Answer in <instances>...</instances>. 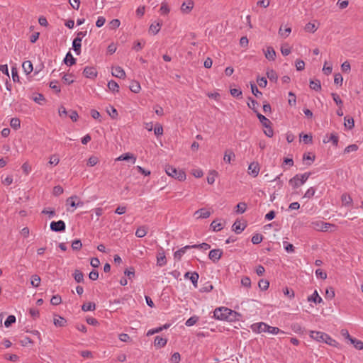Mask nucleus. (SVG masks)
<instances>
[{
	"label": "nucleus",
	"instance_id": "5701e85b",
	"mask_svg": "<svg viewBox=\"0 0 363 363\" xmlns=\"http://www.w3.org/2000/svg\"><path fill=\"white\" fill-rule=\"evenodd\" d=\"M82 41L78 39H74L72 42V49L77 55H79L81 52Z\"/></svg>",
	"mask_w": 363,
	"mask_h": 363
},
{
	"label": "nucleus",
	"instance_id": "864d4df0",
	"mask_svg": "<svg viewBox=\"0 0 363 363\" xmlns=\"http://www.w3.org/2000/svg\"><path fill=\"white\" fill-rule=\"evenodd\" d=\"M72 78H73V75L72 74H65L62 77V81L65 84H71L74 82V80Z\"/></svg>",
	"mask_w": 363,
	"mask_h": 363
},
{
	"label": "nucleus",
	"instance_id": "bf43d9fd",
	"mask_svg": "<svg viewBox=\"0 0 363 363\" xmlns=\"http://www.w3.org/2000/svg\"><path fill=\"white\" fill-rule=\"evenodd\" d=\"M62 301L61 296L60 295H55L52 297L50 300V303L52 305L57 306L59 305Z\"/></svg>",
	"mask_w": 363,
	"mask_h": 363
},
{
	"label": "nucleus",
	"instance_id": "b1692460",
	"mask_svg": "<svg viewBox=\"0 0 363 363\" xmlns=\"http://www.w3.org/2000/svg\"><path fill=\"white\" fill-rule=\"evenodd\" d=\"M147 233V228L145 225L139 227L135 231V235L140 238L145 237Z\"/></svg>",
	"mask_w": 363,
	"mask_h": 363
},
{
	"label": "nucleus",
	"instance_id": "f8f14e48",
	"mask_svg": "<svg viewBox=\"0 0 363 363\" xmlns=\"http://www.w3.org/2000/svg\"><path fill=\"white\" fill-rule=\"evenodd\" d=\"M83 74L86 78L94 79L97 76V72L94 67H86L84 69Z\"/></svg>",
	"mask_w": 363,
	"mask_h": 363
},
{
	"label": "nucleus",
	"instance_id": "a878e982",
	"mask_svg": "<svg viewBox=\"0 0 363 363\" xmlns=\"http://www.w3.org/2000/svg\"><path fill=\"white\" fill-rule=\"evenodd\" d=\"M161 26L162 23H160V22L153 23L150 25L149 30L150 33L155 35L160 31Z\"/></svg>",
	"mask_w": 363,
	"mask_h": 363
},
{
	"label": "nucleus",
	"instance_id": "ea45409f",
	"mask_svg": "<svg viewBox=\"0 0 363 363\" xmlns=\"http://www.w3.org/2000/svg\"><path fill=\"white\" fill-rule=\"evenodd\" d=\"M16 320L15 315H10L7 317L6 320L4 322V325L6 328L10 327L13 323H14Z\"/></svg>",
	"mask_w": 363,
	"mask_h": 363
},
{
	"label": "nucleus",
	"instance_id": "72a5a7b5",
	"mask_svg": "<svg viewBox=\"0 0 363 363\" xmlns=\"http://www.w3.org/2000/svg\"><path fill=\"white\" fill-rule=\"evenodd\" d=\"M96 308V306L94 303L88 302L86 303H84L82 306V310L83 311H94Z\"/></svg>",
	"mask_w": 363,
	"mask_h": 363
},
{
	"label": "nucleus",
	"instance_id": "58836bf2",
	"mask_svg": "<svg viewBox=\"0 0 363 363\" xmlns=\"http://www.w3.org/2000/svg\"><path fill=\"white\" fill-rule=\"evenodd\" d=\"M315 191H316V188L310 187L306 191L305 194L303 195V198H306L308 199H311L315 195Z\"/></svg>",
	"mask_w": 363,
	"mask_h": 363
},
{
	"label": "nucleus",
	"instance_id": "bb28decb",
	"mask_svg": "<svg viewBox=\"0 0 363 363\" xmlns=\"http://www.w3.org/2000/svg\"><path fill=\"white\" fill-rule=\"evenodd\" d=\"M107 86H108V88L109 89V90L113 93L119 91V86H118V83L116 82H115L114 80H110L108 82Z\"/></svg>",
	"mask_w": 363,
	"mask_h": 363
},
{
	"label": "nucleus",
	"instance_id": "f704fd0d",
	"mask_svg": "<svg viewBox=\"0 0 363 363\" xmlns=\"http://www.w3.org/2000/svg\"><path fill=\"white\" fill-rule=\"evenodd\" d=\"M342 203L344 206H349L352 203V199L350 195L344 194L341 196Z\"/></svg>",
	"mask_w": 363,
	"mask_h": 363
},
{
	"label": "nucleus",
	"instance_id": "774afa93",
	"mask_svg": "<svg viewBox=\"0 0 363 363\" xmlns=\"http://www.w3.org/2000/svg\"><path fill=\"white\" fill-rule=\"evenodd\" d=\"M281 54L287 56L291 53V48L287 45H284L281 48Z\"/></svg>",
	"mask_w": 363,
	"mask_h": 363
},
{
	"label": "nucleus",
	"instance_id": "e2e57ef3",
	"mask_svg": "<svg viewBox=\"0 0 363 363\" xmlns=\"http://www.w3.org/2000/svg\"><path fill=\"white\" fill-rule=\"evenodd\" d=\"M284 248L287 252H294V246L289 243L287 242H283Z\"/></svg>",
	"mask_w": 363,
	"mask_h": 363
},
{
	"label": "nucleus",
	"instance_id": "8fccbe9b",
	"mask_svg": "<svg viewBox=\"0 0 363 363\" xmlns=\"http://www.w3.org/2000/svg\"><path fill=\"white\" fill-rule=\"evenodd\" d=\"M258 286L261 290H267L269 288V282L266 279H261L258 283Z\"/></svg>",
	"mask_w": 363,
	"mask_h": 363
},
{
	"label": "nucleus",
	"instance_id": "9d476101",
	"mask_svg": "<svg viewBox=\"0 0 363 363\" xmlns=\"http://www.w3.org/2000/svg\"><path fill=\"white\" fill-rule=\"evenodd\" d=\"M66 202L73 208L81 207L84 205V203L79 201L78 196L76 195L69 197Z\"/></svg>",
	"mask_w": 363,
	"mask_h": 363
},
{
	"label": "nucleus",
	"instance_id": "412c9836",
	"mask_svg": "<svg viewBox=\"0 0 363 363\" xmlns=\"http://www.w3.org/2000/svg\"><path fill=\"white\" fill-rule=\"evenodd\" d=\"M167 340L160 336H156L155 338L154 344L157 347H162L167 344Z\"/></svg>",
	"mask_w": 363,
	"mask_h": 363
},
{
	"label": "nucleus",
	"instance_id": "a211bd4d",
	"mask_svg": "<svg viewBox=\"0 0 363 363\" xmlns=\"http://www.w3.org/2000/svg\"><path fill=\"white\" fill-rule=\"evenodd\" d=\"M22 68L26 74H29L33 71V64L30 61H25L23 62Z\"/></svg>",
	"mask_w": 363,
	"mask_h": 363
},
{
	"label": "nucleus",
	"instance_id": "6e6d98bb",
	"mask_svg": "<svg viewBox=\"0 0 363 363\" xmlns=\"http://www.w3.org/2000/svg\"><path fill=\"white\" fill-rule=\"evenodd\" d=\"M191 246V248H199V249H201L203 250H207L210 249V247H211V245L206 242H203L199 245H193Z\"/></svg>",
	"mask_w": 363,
	"mask_h": 363
},
{
	"label": "nucleus",
	"instance_id": "c85d7f7f",
	"mask_svg": "<svg viewBox=\"0 0 363 363\" xmlns=\"http://www.w3.org/2000/svg\"><path fill=\"white\" fill-rule=\"evenodd\" d=\"M210 226H211V228L214 232H218V231L221 230L224 227V225L221 223H218L217 220H213L211 223Z\"/></svg>",
	"mask_w": 363,
	"mask_h": 363
},
{
	"label": "nucleus",
	"instance_id": "423d86ee",
	"mask_svg": "<svg viewBox=\"0 0 363 363\" xmlns=\"http://www.w3.org/2000/svg\"><path fill=\"white\" fill-rule=\"evenodd\" d=\"M269 325L264 323H255L251 325L250 328L255 333H267Z\"/></svg>",
	"mask_w": 363,
	"mask_h": 363
},
{
	"label": "nucleus",
	"instance_id": "5fc2aeb1",
	"mask_svg": "<svg viewBox=\"0 0 363 363\" xmlns=\"http://www.w3.org/2000/svg\"><path fill=\"white\" fill-rule=\"evenodd\" d=\"M250 86H251V91H252V94L256 97H259V96H262V92L259 91V89L255 84L251 83Z\"/></svg>",
	"mask_w": 363,
	"mask_h": 363
},
{
	"label": "nucleus",
	"instance_id": "a18cd8bd",
	"mask_svg": "<svg viewBox=\"0 0 363 363\" xmlns=\"http://www.w3.org/2000/svg\"><path fill=\"white\" fill-rule=\"evenodd\" d=\"M199 277V274L195 272H192L189 277V279L191 280V281L192 282V284L195 288L197 287Z\"/></svg>",
	"mask_w": 363,
	"mask_h": 363
},
{
	"label": "nucleus",
	"instance_id": "473e14b6",
	"mask_svg": "<svg viewBox=\"0 0 363 363\" xmlns=\"http://www.w3.org/2000/svg\"><path fill=\"white\" fill-rule=\"evenodd\" d=\"M74 278L77 283H81L84 281V274L81 271L76 269L74 272Z\"/></svg>",
	"mask_w": 363,
	"mask_h": 363
},
{
	"label": "nucleus",
	"instance_id": "2eb2a0df",
	"mask_svg": "<svg viewBox=\"0 0 363 363\" xmlns=\"http://www.w3.org/2000/svg\"><path fill=\"white\" fill-rule=\"evenodd\" d=\"M191 248V245H186L182 247L181 249L177 250L174 254V259L180 260L183 255L186 253V250Z\"/></svg>",
	"mask_w": 363,
	"mask_h": 363
},
{
	"label": "nucleus",
	"instance_id": "7ed1b4c3",
	"mask_svg": "<svg viewBox=\"0 0 363 363\" xmlns=\"http://www.w3.org/2000/svg\"><path fill=\"white\" fill-rule=\"evenodd\" d=\"M311 172H305L303 174H297L289 179V184L294 189H296L303 185L310 177Z\"/></svg>",
	"mask_w": 363,
	"mask_h": 363
},
{
	"label": "nucleus",
	"instance_id": "6ab92c4d",
	"mask_svg": "<svg viewBox=\"0 0 363 363\" xmlns=\"http://www.w3.org/2000/svg\"><path fill=\"white\" fill-rule=\"evenodd\" d=\"M308 301L320 303L323 301L322 298L318 295L317 291H315L313 294L308 297Z\"/></svg>",
	"mask_w": 363,
	"mask_h": 363
},
{
	"label": "nucleus",
	"instance_id": "0e129e2a",
	"mask_svg": "<svg viewBox=\"0 0 363 363\" xmlns=\"http://www.w3.org/2000/svg\"><path fill=\"white\" fill-rule=\"evenodd\" d=\"M121 25V22L118 19H113L110 21L109 26L111 29H116Z\"/></svg>",
	"mask_w": 363,
	"mask_h": 363
},
{
	"label": "nucleus",
	"instance_id": "4d7b16f0",
	"mask_svg": "<svg viewBox=\"0 0 363 363\" xmlns=\"http://www.w3.org/2000/svg\"><path fill=\"white\" fill-rule=\"evenodd\" d=\"M99 162V159L96 156H91L87 161V165L89 167H94Z\"/></svg>",
	"mask_w": 363,
	"mask_h": 363
},
{
	"label": "nucleus",
	"instance_id": "69168bd1",
	"mask_svg": "<svg viewBox=\"0 0 363 363\" xmlns=\"http://www.w3.org/2000/svg\"><path fill=\"white\" fill-rule=\"evenodd\" d=\"M65 322H66L65 320L62 317H59L58 318L54 319V324L55 326H57V327L63 326L65 325Z\"/></svg>",
	"mask_w": 363,
	"mask_h": 363
},
{
	"label": "nucleus",
	"instance_id": "f3484780",
	"mask_svg": "<svg viewBox=\"0 0 363 363\" xmlns=\"http://www.w3.org/2000/svg\"><path fill=\"white\" fill-rule=\"evenodd\" d=\"M265 57L269 60H274L276 57V52L272 47H267L264 51Z\"/></svg>",
	"mask_w": 363,
	"mask_h": 363
},
{
	"label": "nucleus",
	"instance_id": "1a4fd4ad",
	"mask_svg": "<svg viewBox=\"0 0 363 363\" xmlns=\"http://www.w3.org/2000/svg\"><path fill=\"white\" fill-rule=\"evenodd\" d=\"M259 165L257 162H251L248 166V174L252 177H256L259 172Z\"/></svg>",
	"mask_w": 363,
	"mask_h": 363
},
{
	"label": "nucleus",
	"instance_id": "603ef678",
	"mask_svg": "<svg viewBox=\"0 0 363 363\" xmlns=\"http://www.w3.org/2000/svg\"><path fill=\"white\" fill-rule=\"evenodd\" d=\"M331 96L333 97V101L338 106H342L343 102L337 94L332 93Z\"/></svg>",
	"mask_w": 363,
	"mask_h": 363
},
{
	"label": "nucleus",
	"instance_id": "4be33fe9",
	"mask_svg": "<svg viewBox=\"0 0 363 363\" xmlns=\"http://www.w3.org/2000/svg\"><path fill=\"white\" fill-rule=\"evenodd\" d=\"M329 142H332L335 146L337 145L338 137L337 136V135L335 133H331L329 138L326 137L323 139L324 143H328Z\"/></svg>",
	"mask_w": 363,
	"mask_h": 363
},
{
	"label": "nucleus",
	"instance_id": "4468645a",
	"mask_svg": "<svg viewBox=\"0 0 363 363\" xmlns=\"http://www.w3.org/2000/svg\"><path fill=\"white\" fill-rule=\"evenodd\" d=\"M194 2L191 0L184 2L181 6V11L184 13H189L194 8Z\"/></svg>",
	"mask_w": 363,
	"mask_h": 363
},
{
	"label": "nucleus",
	"instance_id": "ddd939ff",
	"mask_svg": "<svg viewBox=\"0 0 363 363\" xmlns=\"http://www.w3.org/2000/svg\"><path fill=\"white\" fill-rule=\"evenodd\" d=\"M194 216L196 219L207 218L211 216V212L207 209L202 208L195 211Z\"/></svg>",
	"mask_w": 363,
	"mask_h": 363
},
{
	"label": "nucleus",
	"instance_id": "680f3d73",
	"mask_svg": "<svg viewBox=\"0 0 363 363\" xmlns=\"http://www.w3.org/2000/svg\"><path fill=\"white\" fill-rule=\"evenodd\" d=\"M155 135L160 136L163 134V128L160 123H157L154 128Z\"/></svg>",
	"mask_w": 363,
	"mask_h": 363
},
{
	"label": "nucleus",
	"instance_id": "2f4dec72",
	"mask_svg": "<svg viewBox=\"0 0 363 363\" xmlns=\"http://www.w3.org/2000/svg\"><path fill=\"white\" fill-rule=\"evenodd\" d=\"M344 121H345V128H348L349 130H351L354 128V121L353 118L345 117Z\"/></svg>",
	"mask_w": 363,
	"mask_h": 363
},
{
	"label": "nucleus",
	"instance_id": "f257e3e1",
	"mask_svg": "<svg viewBox=\"0 0 363 363\" xmlns=\"http://www.w3.org/2000/svg\"><path fill=\"white\" fill-rule=\"evenodd\" d=\"M238 313L226 307H219L214 310L213 317L220 320L232 321L236 318Z\"/></svg>",
	"mask_w": 363,
	"mask_h": 363
},
{
	"label": "nucleus",
	"instance_id": "aec40b11",
	"mask_svg": "<svg viewBox=\"0 0 363 363\" xmlns=\"http://www.w3.org/2000/svg\"><path fill=\"white\" fill-rule=\"evenodd\" d=\"M245 228V225H242V223L238 220H236L232 226L233 230L237 234H240L242 231H243Z\"/></svg>",
	"mask_w": 363,
	"mask_h": 363
},
{
	"label": "nucleus",
	"instance_id": "de8ad7c7",
	"mask_svg": "<svg viewBox=\"0 0 363 363\" xmlns=\"http://www.w3.org/2000/svg\"><path fill=\"white\" fill-rule=\"evenodd\" d=\"M310 88L311 89L319 91L321 89L320 82L318 80L316 81H311L310 82Z\"/></svg>",
	"mask_w": 363,
	"mask_h": 363
},
{
	"label": "nucleus",
	"instance_id": "37998d69",
	"mask_svg": "<svg viewBox=\"0 0 363 363\" xmlns=\"http://www.w3.org/2000/svg\"><path fill=\"white\" fill-rule=\"evenodd\" d=\"M199 320V317L196 315H194L190 317L185 323V325L188 327L193 326L195 325Z\"/></svg>",
	"mask_w": 363,
	"mask_h": 363
},
{
	"label": "nucleus",
	"instance_id": "dca6fc26",
	"mask_svg": "<svg viewBox=\"0 0 363 363\" xmlns=\"http://www.w3.org/2000/svg\"><path fill=\"white\" fill-rule=\"evenodd\" d=\"M132 160V164H135L136 161V157L131 153H125L123 154L118 157L116 158V161H123V160Z\"/></svg>",
	"mask_w": 363,
	"mask_h": 363
},
{
	"label": "nucleus",
	"instance_id": "393cba45",
	"mask_svg": "<svg viewBox=\"0 0 363 363\" xmlns=\"http://www.w3.org/2000/svg\"><path fill=\"white\" fill-rule=\"evenodd\" d=\"M65 63L67 66H72L76 63V59L72 56V55L69 52L64 59Z\"/></svg>",
	"mask_w": 363,
	"mask_h": 363
},
{
	"label": "nucleus",
	"instance_id": "09e8293b",
	"mask_svg": "<svg viewBox=\"0 0 363 363\" xmlns=\"http://www.w3.org/2000/svg\"><path fill=\"white\" fill-rule=\"evenodd\" d=\"M263 240V237L261 234L257 233L252 237V242L255 245L260 243Z\"/></svg>",
	"mask_w": 363,
	"mask_h": 363
},
{
	"label": "nucleus",
	"instance_id": "49530a36",
	"mask_svg": "<svg viewBox=\"0 0 363 363\" xmlns=\"http://www.w3.org/2000/svg\"><path fill=\"white\" fill-rule=\"evenodd\" d=\"M267 333L269 334H272V335H277L279 333H282V334L284 333V332L283 330H281L279 328L273 327V326H270V325H269Z\"/></svg>",
	"mask_w": 363,
	"mask_h": 363
},
{
	"label": "nucleus",
	"instance_id": "e433bc0d",
	"mask_svg": "<svg viewBox=\"0 0 363 363\" xmlns=\"http://www.w3.org/2000/svg\"><path fill=\"white\" fill-rule=\"evenodd\" d=\"M40 277L37 274H34L31 277L30 284L33 287L36 288L40 285Z\"/></svg>",
	"mask_w": 363,
	"mask_h": 363
},
{
	"label": "nucleus",
	"instance_id": "7c9ffc66",
	"mask_svg": "<svg viewBox=\"0 0 363 363\" xmlns=\"http://www.w3.org/2000/svg\"><path fill=\"white\" fill-rule=\"evenodd\" d=\"M166 257L164 252L159 253L157 256V264L162 267L166 264Z\"/></svg>",
	"mask_w": 363,
	"mask_h": 363
},
{
	"label": "nucleus",
	"instance_id": "338daca9",
	"mask_svg": "<svg viewBox=\"0 0 363 363\" xmlns=\"http://www.w3.org/2000/svg\"><path fill=\"white\" fill-rule=\"evenodd\" d=\"M180 354L179 352H174L170 359L172 363H179L180 362Z\"/></svg>",
	"mask_w": 363,
	"mask_h": 363
},
{
	"label": "nucleus",
	"instance_id": "c9c22d12",
	"mask_svg": "<svg viewBox=\"0 0 363 363\" xmlns=\"http://www.w3.org/2000/svg\"><path fill=\"white\" fill-rule=\"evenodd\" d=\"M267 76L268 79L272 82H276L278 79L276 72L273 69H268L267 72Z\"/></svg>",
	"mask_w": 363,
	"mask_h": 363
},
{
	"label": "nucleus",
	"instance_id": "cd10ccee",
	"mask_svg": "<svg viewBox=\"0 0 363 363\" xmlns=\"http://www.w3.org/2000/svg\"><path fill=\"white\" fill-rule=\"evenodd\" d=\"M170 12V9L166 2H162L160 9V13L162 16H167Z\"/></svg>",
	"mask_w": 363,
	"mask_h": 363
},
{
	"label": "nucleus",
	"instance_id": "79ce46f5",
	"mask_svg": "<svg viewBox=\"0 0 363 363\" xmlns=\"http://www.w3.org/2000/svg\"><path fill=\"white\" fill-rule=\"evenodd\" d=\"M350 342L354 345V347L356 349L359 350L363 349V342L362 341L357 340L356 338H353L352 340H351Z\"/></svg>",
	"mask_w": 363,
	"mask_h": 363
},
{
	"label": "nucleus",
	"instance_id": "0eeeda50",
	"mask_svg": "<svg viewBox=\"0 0 363 363\" xmlns=\"http://www.w3.org/2000/svg\"><path fill=\"white\" fill-rule=\"evenodd\" d=\"M65 223L62 220L52 221L50 223V229L54 232H62L65 230Z\"/></svg>",
	"mask_w": 363,
	"mask_h": 363
},
{
	"label": "nucleus",
	"instance_id": "4c0bfd02",
	"mask_svg": "<svg viewBox=\"0 0 363 363\" xmlns=\"http://www.w3.org/2000/svg\"><path fill=\"white\" fill-rule=\"evenodd\" d=\"M10 125L15 130H17L21 126V121L18 118H12L10 121Z\"/></svg>",
	"mask_w": 363,
	"mask_h": 363
},
{
	"label": "nucleus",
	"instance_id": "c756f323",
	"mask_svg": "<svg viewBox=\"0 0 363 363\" xmlns=\"http://www.w3.org/2000/svg\"><path fill=\"white\" fill-rule=\"evenodd\" d=\"M257 116L264 127L271 125V121L262 114L258 113Z\"/></svg>",
	"mask_w": 363,
	"mask_h": 363
},
{
	"label": "nucleus",
	"instance_id": "a19ab883",
	"mask_svg": "<svg viewBox=\"0 0 363 363\" xmlns=\"http://www.w3.org/2000/svg\"><path fill=\"white\" fill-rule=\"evenodd\" d=\"M140 89V85L138 82H133L130 85V89L133 93H138Z\"/></svg>",
	"mask_w": 363,
	"mask_h": 363
},
{
	"label": "nucleus",
	"instance_id": "9b49d317",
	"mask_svg": "<svg viewBox=\"0 0 363 363\" xmlns=\"http://www.w3.org/2000/svg\"><path fill=\"white\" fill-rule=\"evenodd\" d=\"M111 74L113 77L119 79H124L125 77L124 69L119 66L112 67Z\"/></svg>",
	"mask_w": 363,
	"mask_h": 363
},
{
	"label": "nucleus",
	"instance_id": "3c124183",
	"mask_svg": "<svg viewBox=\"0 0 363 363\" xmlns=\"http://www.w3.org/2000/svg\"><path fill=\"white\" fill-rule=\"evenodd\" d=\"M291 28L288 27V28H286L284 30H283L282 28L281 27L279 30V34L281 37L286 38L289 36V35L291 33Z\"/></svg>",
	"mask_w": 363,
	"mask_h": 363
},
{
	"label": "nucleus",
	"instance_id": "13d9d810",
	"mask_svg": "<svg viewBox=\"0 0 363 363\" xmlns=\"http://www.w3.org/2000/svg\"><path fill=\"white\" fill-rule=\"evenodd\" d=\"M82 247L80 240H74L72 243V248L73 250H79Z\"/></svg>",
	"mask_w": 363,
	"mask_h": 363
},
{
	"label": "nucleus",
	"instance_id": "6e6552de",
	"mask_svg": "<svg viewBox=\"0 0 363 363\" xmlns=\"http://www.w3.org/2000/svg\"><path fill=\"white\" fill-rule=\"evenodd\" d=\"M223 251L220 249L211 250L208 253V257L213 262H217L222 257Z\"/></svg>",
	"mask_w": 363,
	"mask_h": 363
},
{
	"label": "nucleus",
	"instance_id": "39448f33",
	"mask_svg": "<svg viewBox=\"0 0 363 363\" xmlns=\"http://www.w3.org/2000/svg\"><path fill=\"white\" fill-rule=\"evenodd\" d=\"M310 225L311 228L318 231H326L330 227L333 226V224L325 223L320 220H313Z\"/></svg>",
	"mask_w": 363,
	"mask_h": 363
},
{
	"label": "nucleus",
	"instance_id": "052dcab7",
	"mask_svg": "<svg viewBox=\"0 0 363 363\" xmlns=\"http://www.w3.org/2000/svg\"><path fill=\"white\" fill-rule=\"evenodd\" d=\"M357 150H358V146L355 144H352V145H350L347 146L344 150V152L350 153L352 152H355Z\"/></svg>",
	"mask_w": 363,
	"mask_h": 363
},
{
	"label": "nucleus",
	"instance_id": "f03ea898",
	"mask_svg": "<svg viewBox=\"0 0 363 363\" xmlns=\"http://www.w3.org/2000/svg\"><path fill=\"white\" fill-rule=\"evenodd\" d=\"M310 337L319 342H325L329 345L333 346L336 343L335 340H333L328 334L320 331H310Z\"/></svg>",
	"mask_w": 363,
	"mask_h": 363
},
{
	"label": "nucleus",
	"instance_id": "20e7f679",
	"mask_svg": "<svg viewBox=\"0 0 363 363\" xmlns=\"http://www.w3.org/2000/svg\"><path fill=\"white\" fill-rule=\"evenodd\" d=\"M165 172L169 177L177 179L179 181H184L186 179V173L182 169H178L173 166L167 165L165 167Z\"/></svg>",
	"mask_w": 363,
	"mask_h": 363
},
{
	"label": "nucleus",
	"instance_id": "c03bdc74",
	"mask_svg": "<svg viewBox=\"0 0 363 363\" xmlns=\"http://www.w3.org/2000/svg\"><path fill=\"white\" fill-rule=\"evenodd\" d=\"M247 209V205L244 202L239 203L236 206V213H243L245 212Z\"/></svg>",
	"mask_w": 363,
	"mask_h": 363
}]
</instances>
